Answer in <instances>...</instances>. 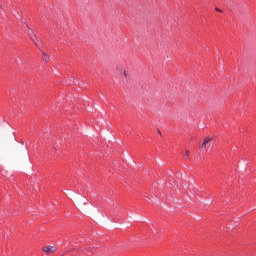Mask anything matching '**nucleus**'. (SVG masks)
I'll return each instance as SVG.
<instances>
[{
    "label": "nucleus",
    "instance_id": "obj_1",
    "mask_svg": "<svg viewBox=\"0 0 256 256\" xmlns=\"http://www.w3.org/2000/svg\"><path fill=\"white\" fill-rule=\"evenodd\" d=\"M88 201L89 200H87V198L83 196H78L76 199V203L81 211H83V213H87V208L85 207V205H87Z\"/></svg>",
    "mask_w": 256,
    "mask_h": 256
},
{
    "label": "nucleus",
    "instance_id": "obj_2",
    "mask_svg": "<svg viewBox=\"0 0 256 256\" xmlns=\"http://www.w3.org/2000/svg\"><path fill=\"white\" fill-rule=\"evenodd\" d=\"M26 27H28L27 35L30 37L31 41H33V43L35 44V46H36V47H39V38L37 37V35H35V33L33 32V30H31V28H29L28 25H26Z\"/></svg>",
    "mask_w": 256,
    "mask_h": 256
},
{
    "label": "nucleus",
    "instance_id": "obj_3",
    "mask_svg": "<svg viewBox=\"0 0 256 256\" xmlns=\"http://www.w3.org/2000/svg\"><path fill=\"white\" fill-rule=\"evenodd\" d=\"M42 251H44L46 255H51V253H55V251H57V248L55 246H45L42 248Z\"/></svg>",
    "mask_w": 256,
    "mask_h": 256
},
{
    "label": "nucleus",
    "instance_id": "obj_4",
    "mask_svg": "<svg viewBox=\"0 0 256 256\" xmlns=\"http://www.w3.org/2000/svg\"><path fill=\"white\" fill-rule=\"evenodd\" d=\"M212 138H205L203 143L200 144V149H205L207 145L209 144V141H211Z\"/></svg>",
    "mask_w": 256,
    "mask_h": 256
},
{
    "label": "nucleus",
    "instance_id": "obj_5",
    "mask_svg": "<svg viewBox=\"0 0 256 256\" xmlns=\"http://www.w3.org/2000/svg\"><path fill=\"white\" fill-rule=\"evenodd\" d=\"M120 75H122V77H124V79H127V70H125V68H122L120 70Z\"/></svg>",
    "mask_w": 256,
    "mask_h": 256
},
{
    "label": "nucleus",
    "instance_id": "obj_6",
    "mask_svg": "<svg viewBox=\"0 0 256 256\" xmlns=\"http://www.w3.org/2000/svg\"><path fill=\"white\" fill-rule=\"evenodd\" d=\"M42 59L44 60V61H49V57L47 56V54L46 53H42Z\"/></svg>",
    "mask_w": 256,
    "mask_h": 256
},
{
    "label": "nucleus",
    "instance_id": "obj_7",
    "mask_svg": "<svg viewBox=\"0 0 256 256\" xmlns=\"http://www.w3.org/2000/svg\"><path fill=\"white\" fill-rule=\"evenodd\" d=\"M185 157H186V159H189V150L185 151Z\"/></svg>",
    "mask_w": 256,
    "mask_h": 256
},
{
    "label": "nucleus",
    "instance_id": "obj_8",
    "mask_svg": "<svg viewBox=\"0 0 256 256\" xmlns=\"http://www.w3.org/2000/svg\"><path fill=\"white\" fill-rule=\"evenodd\" d=\"M102 199H104V201H107V196L102 195Z\"/></svg>",
    "mask_w": 256,
    "mask_h": 256
},
{
    "label": "nucleus",
    "instance_id": "obj_9",
    "mask_svg": "<svg viewBox=\"0 0 256 256\" xmlns=\"http://www.w3.org/2000/svg\"><path fill=\"white\" fill-rule=\"evenodd\" d=\"M216 11H219V12H221V10H220L219 8H216Z\"/></svg>",
    "mask_w": 256,
    "mask_h": 256
}]
</instances>
